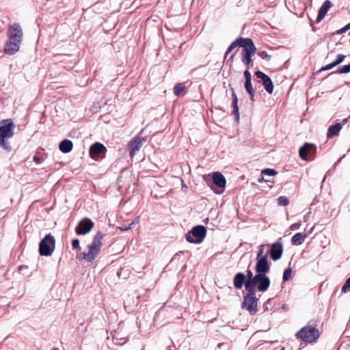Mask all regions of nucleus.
<instances>
[{"mask_svg":"<svg viewBox=\"0 0 350 350\" xmlns=\"http://www.w3.org/2000/svg\"><path fill=\"white\" fill-rule=\"evenodd\" d=\"M55 248V239L51 234H47L39 243L38 251L42 256H49Z\"/></svg>","mask_w":350,"mask_h":350,"instance_id":"423d86ee","label":"nucleus"},{"mask_svg":"<svg viewBox=\"0 0 350 350\" xmlns=\"http://www.w3.org/2000/svg\"><path fill=\"white\" fill-rule=\"evenodd\" d=\"M306 237V234L297 232L291 238V243L294 245H299L304 242Z\"/></svg>","mask_w":350,"mask_h":350,"instance_id":"b1692460","label":"nucleus"},{"mask_svg":"<svg viewBox=\"0 0 350 350\" xmlns=\"http://www.w3.org/2000/svg\"><path fill=\"white\" fill-rule=\"evenodd\" d=\"M256 289L245 290L247 293L243 297L241 304L243 309H246L251 315H254L258 311V299L256 297Z\"/></svg>","mask_w":350,"mask_h":350,"instance_id":"7ed1b4c3","label":"nucleus"},{"mask_svg":"<svg viewBox=\"0 0 350 350\" xmlns=\"http://www.w3.org/2000/svg\"><path fill=\"white\" fill-rule=\"evenodd\" d=\"M224 346H225V343L221 342V343L218 344L217 347L219 349H220V348H222V347H224Z\"/></svg>","mask_w":350,"mask_h":350,"instance_id":"09e8293b","label":"nucleus"},{"mask_svg":"<svg viewBox=\"0 0 350 350\" xmlns=\"http://www.w3.org/2000/svg\"><path fill=\"white\" fill-rule=\"evenodd\" d=\"M144 141V137L136 136L129 142L128 149L131 157L135 154L136 152L139 150Z\"/></svg>","mask_w":350,"mask_h":350,"instance_id":"2eb2a0df","label":"nucleus"},{"mask_svg":"<svg viewBox=\"0 0 350 350\" xmlns=\"http://www.w3.org/2000/svg\"><path fill=\"white\" fill-rule=\"evenodd\" d=\"M79 240L78 239H75L72 241V247L73 249H80V246H79Z\"/></svg>","mask_w":350,"mask_h":350,"instance_id":"58836bf2","label":"nucleus"},{"mask_svg":"<svg viewBox=\"0 0 350 350\" xmlns=\"http://www.w3.org/2000/svg\"><path fill=\"white\" fill-rule=\"evenodd\" d=\"M264 252V245H260L259 247V250L257 254L256 258H260L261 257H268V254H263Z\"/></svg>","mask_w":350,"mask_h":350,"instance_id":"c9c22d12","label":"nucleus"},{"mask_svg":"<svg viewBox=\"0 0 350 350\" xmlns=\"http://www.w3.org/2000/svg\"><path fill=\"white\" fill-rule=\"evenodd\" d=\"M232 107L233 108L232 113L235 116L236 120L237 122H239V107H238V98L234 92H232Z\"/></svg>","mask_w":350,"mask_h":350,"instance_id":"393cba45","label":"nucleus"},{"mask_svg":"<svg viewBox=\"0 0 350 350\" xmlns=\"http://www.w3.org/2000/svg\"><path fill=\"white\" fill-rule=\"evenodd\" d=\"M295 336L298 338L306 342H313L317 340L319 337V329L314 327H304L297 332Z\"/></svg>","mask_w":350,"mask_h":350,"instance_id":"0eeeda50","label":"nucleus"},{"mask_svg":"<svg viewBox=\"0 0 350 350\" xmlns=\"http://www.w3.org/2000/svg\"><path fill=\"white\" fill-rule=\"evenodd\" d=\"M73 148V144L72 141L69 139H64L59 144V148L63 153L70 152Z\"/></svg>","mask_w":350,"mask_h":350,"instance_id":"5701e85b","label":"nucleus"},{"mask_svg":"<svg viewBox=\"0 0 350 350\" xmlns=\"http://www.w3.org/2000/svg\"><path fill=\"white\" fill-rule=\"evenodd\" d=\"M250 38H239L235 40L234 42H232L230 46H228L226 54H225V58L227 57V55L230 53L235 47L237 46L240 47H244L246 46V44L249 42Z\"/></svg>","mask_w":350,"mask_h":350,"instance_id":"a211bd4d","label":"nucleus"},{"mask_svg":"<svg viewBox=\"0 0 350 350\" xmlns=\"http://www.w3.org/2000/svg\"><path fill=\"white\" fill-rule=\"evenodd\" d=\"M213 183L215 186L224 189L226 186V180L221 173L215 172L213 174Z\"/></svg>","mask_w":350,"mask_h":350,"instance_id":"412c9836","label":"nucleus"},{"mask_svg":"<svg viewBox=\"0 0 350 350\" xmlns=\"http://www.w3.org/2000/svg\"><path fill=\"white\" fill-rule=\"evenodd\" d=\"M270 271V265L268 262V257H261L256 258V264L255 266V271L262 279L266 284L267 288H269L271 280L266 275Z\"/></svg>","mask_w":350,"mask_h":350,"instance_id":"20e7f679","label":"nucleus"},{"mask_svg":"<svg viewBox=\"0 0 350 350\" xmlns=\"http://www.w3.org/2000/svg\"><path fill=\"white\" fill-rule=\"evenodd\" d=\"M113 341L116 345H122L126 342V340L124 338H119L117 336H113Z\"/></svg>","mask_w":350,"mask_h":350,"instance_id":"f704fd0d","label":"nucleus"},{"mask_svg":"<svg viewBox=\"0 0 350 350\" xmlns=\"http://www.w3.org/2000/svg\"><path fill=\"white\" fill-rule=\"evenodd\" d=\"M342 128V124L341 123H336L333 125H330L327 129V137L328 139L332 138L334 136L338 135L340 131Z\"/></svg>","mask_w":350,"mask_h":350,"instance_id":"4be33fe9","label":"nucleus"},{"mask_svg":"<svg viewBox=\"0 0 350 350\" xmlns=\"http://www.w3.org/2000/svg\"><path fill=\"white\" fill-rule=\"evenodd\" d=\"M335 66H336L332 62V63L322 67L319 71L321 72V71L328 70H330V69L334 68Z\"/></svg>","mask_w":350,"mask_h":350,"instance_id":"4c0bfd02","label":"nucleus"},{"mask_svg":"<svg viewBox=\"0 0 350 350\" xmlns=\"http://www.w3.org/2000/svg\"><path fill=\"white\" fill-rule=\"evenodd\" d=\"M33 160L35 162L38 163H40V157H38V156H36V155H35V156L33 157Z\"/></svg>","mask_w":350,"mask_h":350,"instance_id":"a18cd8bd","label":"nucleus"},{"mask_svg":"<svg viewBox=\"0 0 350 350\" xmlns=\"http://www.w3.org/2000/svg\"><path fill=\"white\" fill-rule=\"evenodd\" d=\"M269 254L273 261H277L280 259L283 254L282 243L280 241L273 243L269 250Z\"/></svg>","mask_w":350,"mask_h":350,"instance_id":"dca6fc26","label":"nucleus"},{"mask_svg":"<svg viewBox=\"0 0 350 350\" xmlns=\"http://www.w3.org/2000/svg\"><path fill=\"white\" fill-rule=\"evenodd\" d=\"M139 217H135V219L131 223H130V225H131V227H133V226L137 224L139 222Z\"/></svg>","mask_w":350,"mask_h":350,"instance_id":"c03bdc74","label":"nucleus"},{"mask_svg":"<svg viewBox=\"0 0 350 350\" xmlns=\"http://www.w3.org/2000/svg\"><path fill=\"white\" fill-rule=\"evenodd\" d=\"M256 48L254 42L250 38L249 42L246 44V46L243 47L241 53V61L247 66L248 68L253 66L252 56L256 53Z\"/></svg>","mask_w":350,"mask_h":350,"instance_id":"6e6552de","label":"nucleus"},{"mask_svg":"<svg viewBox=\"0 0 350 350\" xmlns=\"http://www.w3.org/2000/svg\"><path fill=\"white\" fill-rule=\"evenodd\" d=\"M245 275L246 277L245 290L257 288L258 291L262 293L268 290L265 283L257 273L254 275L253 272L247 269Z\"/></svg>","mask_w":350,"mask_h":350,"instance_id":"f03ea898","label":"nucleus"},{"mask_svg":"<svg viewBox=\"0 0 350 350\" xmlns=\"http://www.w3.org/2000/svg\"><path fill=\"white\" fill-rule=\"evenodd\" d=\"M332 5V3L329 0H326L323 2V5L321 6L319 10V13L317 17V23H319L323 19Z\"/></svg>","mask_w":350,"mask_h":350,"instance_id":"aec40b11","label":"nucleus"},{"mask_svg":"<svg viewBox=\"0 0 350 350\" xmlns=\"http://www.w3.org/2000/svg\"><path fill=\"white\" fill-rule=\"evenodd\" d=\"M347 31L345 29V27H343L342 28L337 30L334 34H342L343 33H345Z\"/></svg>","mask_w":350,"mask_h":350,"instance_id":"37998d69","label":"nucleus"},{"mask_svg":"<svg viewBox=\"0 0 350 350\" xmlns=\"http://www.w3.org/2000/svg\"><path fill=\"white\" fill-rule=\"evenodd\" d=\"M15 124L12 119L0 121V139L12 138L14 136Z\"/></svg>","mask_w":350,"mask_h":350,"instance_id":"1a4fd4ad","label":"nucleus"},{"mask_svg":"<svg viewBox=\"0 0 350 350\" xmlns=\"http://www.w3.org/2000/svg\"><path fill=\"white\" fill-rule=\"evenodd\" d=\"M10 138H2L0 139V146L7 152H10L12 151V148L8 141Z\"/></svg>","mask_w":350,"mask_h":350,"instance_id":"cd10ccee","label":"nucleus"},{"mask_svg":"<svg viewBox=\"0 0 350 350\" xmlns=\"http://www.w3.org/2000/svg\"><path fill=\"white\" fill-rule=\"evenodd\" d=\"M106 152V147L100 142L94 143L89 150L90 156L95 160L103 157Z\"/></svg>","mask_w":350,"mask_h":350,"instance_id":"ddd939ff","label":"nucleus"},{"mask_svg":"<svg viewBox=\"0 0 350 350\" xmlns=\"http://www.w3.org/2000/svg\"><path fill=\"white\" fill-rule=\"evenodd\" d=\"M345 58V55L342 54H338L336 57V59L333 62L336 66L341 64Z\"/></svg>","mask_w":350,"mask_h":350,"instance_id":"72a5a7b5","label":"nucleus"},{"mask_svg":"<svg viewBox=\"0 0 350 350\" xmlns=\"http://www.w3.org/2000/svg\"><path fill=\"white\" fill-rule=\"evenodd\" d=\"M246 277L242 272L237 273L233 278V284L236 289L242 288L243 286H245Z\"/></svg>","mask_w":350,"mask_h":350,"instance_id":"6ab92c4d","label":"nucleus"},{"mask_svg":"<svg viewBox=\"0 0 350 350\" xmlns=\"http://www.w3.org/2000/svg\"><path fill=\"white\" fill-rule=\"evenodd\" d=\"M244 77H245V81H252V75L249 71L248 68L247 70H245L244 71Z\"/></svg>","mask_w":350,"mask_h":350,"instance_id":"ea45409f","label":"nucleus"},{"mask_svg":"<svg viewBox=\"0 0 350 350\" xmlns=\"http://www.w3.org/2000/svg\"><path fill=\"white\" fill-rule=\"evenodd\" d=\"M206 232V228L204 226L197 225L185 234V239L189 243L199 244L204 241Z\"/></svg>","mask_w":350,"mask_h":350,"instance_id":"39448f33","label":"nucleus"},{"mask_svg":"<svg viewBox=\"0 0 350 350\" xmlns=\"http://www.w3.org/2000/svg\"><path fill=\"white\" fill-rule=\"evenodd\" d=\"M119 228L122 230V231H126V230H128L129 229H131L132 227H131V225H130V224L128 225V226H122L121 227H119Z\"/></svg>","mask_w":350,"mask_h":350,"instance_id":"79ce46f5","label":"nucleus"},{"mask_svg":"<svg viewBox=\"0 0 350 350\" xmlns=\"http://www.w3.org/2000/svg\"><path fill=\"white\" fill-rule=\"evenodd\" d=\"M245 88L247 94L250 95V100L252 101L254 100V96H255V90L254 89L252 81H245Z\"/></svg>","mask_w":350,"mask_h":350,"instance_id":"a878e982","label":"nucleus"},{"mask_svg":"<svg viewBox=\"0 0 350 350\" xmlns=\"http://www.w3.org/2000/svg\"><path fill=\"white\" fill-rule=\"evenodd\" d=\"M185 85L184 83H177L175 85L173 89L174 94L176 96H179L181 92L185 90Z\"/></svg>","mask_w":350,"mask_h":350,"instance_id":"c85d7f7f","label":"nucleus"},{"mask_svg":"<svg viewBox=\"0 0 350 350\" xmlns=\"http://www.w3.org/2000/svg\"><path fill=\"white\" fill-rule=\"evenodd\" d=\"M317 152V146L314 144L306 142L299 150V154L301 159L312 161L314 159Z\"/></svg>","mask_w":350,"mask_h":350,"instance_id":"9d476101","label":"nucleus"},{"mask_svg":"<svg viewBox=\"0 0 350 350\" xmlns=\"http://www.w3.org/2000/svg\"><path fill=\"white\" fill-rule=\"evenodd\" d=\"M264 180L266 181V182H269V180H265L264 177L262 176L258 179V183H262Z\"/></svg>","mask_w":350,"mask_h":350,"instance_id":"49530a36","label":"nucleus"},{"mask_svg":"<svg viewBox=\"0 0 350 350\" xmlns=\"http://www.w3.org/2000/svg\"><path fill=\"white\" fill-rule=\"evenodd\" d=\"M258 55L263 59H267L269 61L271 59V56L269 55L266 51H261L258 53Z\"/></svg>","mask_w":350,"mask_h":350,"instance_id":"e433bc0d","label":"nucleus"},{"mask_svg":"<svg viewBox=\"0 0 350 350\" xmlns=\"http://www.w3.org/2000/svg\"><path fill=\"white\" fill-rule=\"evenodd\" d=\"M94 222L88 217L81 219L75 228V232L78 235H85L89 233L94 227Z\"/></svg>","mask_w":350,"mask_h":350,"instance_id":"f8f14e48","label":"nucleus"},{"mask_svg":"<svg viewBox=\"0 0 350 350\" xmlns=\"http://www.w3.org/2000/svg\"><path fill=\"white\" fill-rule=\"evenodd\" d=\"M347 122V118H345V119H344V120H342V123H343V124L346 123Z\"/></svg>","mask_w":350,"mask_h":350,"instance_id":"3c124183","label":"nucleus"},{"mask_svg":"<svg viewBox=\"0 0 350 350\" xmlns=\"http://www.w3.org/2000/svg\"><path fill=\"white\" fill-rule=\"evenodd\" d=\"M234 54H232V55L230 57V58H229V60H228V61H230V60L231 62H232L233 58H234Z\"/></svg>","mask_w":350,"mask_h":350,"instance_id":"8fccbe9b","label":"nucleus"},{"mask_svg":"<svg viewBox=\"0 0 350 350\" xmlns=\"http://www.w3.org/2000/svg\"><path fill=\"white\" fill-rule=\"evenodd\" d=\"M350 72V63L347 65L339 66L337 70L334 72H331L329 76H331L334 74H345L349 73Z\"/></svg>","mask_w":350,"mask_h":350,"instance_id":"bb28decb","label":"nucleus"},{"mask_svg":"<svg viewBox=\"0 0 350 350\" xmlns=\"http://www.w3.org/2000/svg\"><path fill=\"white\" fill-rule=\"evenodd\" d=\"M341 291L344 293L350 292V277L345 281L342 287Z\"/></svg>","mask_w":350,"mask_h":350,"instance_id":"473e14b6","label":"nucleus"},{"mask_svg":"<svg viewBox=\"0 0 350 350\" xmlns=\"http://www.w3.org/2000/svg\"><path fill=\"white\" fill-rule=\"evenodd\" d=\"M344 27L346 31H348L349 29H350V23L347 24Z\"/></svg>","mask_w":350,"mask_h":350,"instance_id":"de8ad7c7","label":"nucleus"},{"mask_svg":"<svg viewBox=\"0 0 350 350\" xmlns=\"http://www.w3.org/2000/svg\"><path fill=\"white\" fill-rule=\"evenodd\" d=\"M278 204L280 206H287L289 204V200L286 196H280L278 198Z\"/></svg>","mask_w":350,"mask_h":350,"instance_id":"2f4dec72","label":"nucleus"},{"mask_svg":"<svg viewBox=\"0 0 350 350\" xmlns=\"http://www.w3.org/2000/svg\"><path fill=\"white\" fill-rule=\"evenodd\" d=\"M222 192H223V189H222L221 191H217L216 193H222Z\"/></svg>","mask_w":350,"mask_h":350,"instance_id":"603ef678","label":"nucleus"},{"mask_svg":"<svg viewBox=\"0 0 350 350\" xmlns=\"http://www.w3.org/2000/svg\"><path fill=\"white\" fill-rule=\"evenodd\" d=\"M255 75L257 78L260 79L262 83L265 90L269 93L271 94L273 92L274 85L271 78L260 70L255 72Z\"/></svg>","mask_w":350,"mask_h":350,"instance_id":"4468645a","label":"nucleus"},{"mask_svg":"<svg viewBox=\"0 0 350 350\" xmlns=\"http://www.w3.org/2000/svg\"><path fill=\"white\" fill-rule=\"evenodd\" d=\"M300 226L301 223H295L291 226L290 229L294 230L295 229L299 228Z\"/></svg>","mask_w":350,"mask_h":350,"instance_id":"a19ab883","label":"nucleus"},{"mask_svg":"<svg viewBox=\"0 0 350 350\" xmlns=\"http://www.w3.org/2000/svg\"><path fill=\"white\" fill-rule=\"evenodd\" d=\"M261 174H262V175L272 176L276 175L278 174V172L274 169L265 168L262 170Z\"/></svg>","mask_w":350,"mask_h":350,"instance_id":"c756f323","label":"nucleus"},{"mask_svg":"<svg viewBox=\"0 0 350 350\" xmlns=\"http://www.w3.org/2000/svg\"><path fill=\"white\" fill-rule=\"evenodd\" d=\"M103 234L98 231L94 235L92 242L88 246V252H83V259L88 262H92L100 252L103 246Z\"/></svg>","mask_w":350,"mask_h":350,"instance_id":"f257e3e1","label":"nucleus"},{"mask_svg":"<svg viewBox=\"0 0 350 350\" xmlns=\"http://www.w3.org/2000/svg\"><path fill=\"white\" fill-rule=\"evenodd\" d=\"M8 40L22 42L23 38V31L18 23H14L10 25L8 29Z\"/></svg>","mask_w":350,"mask_h":350,"instance_id":"9b49d317","label":"nucleus"},{"mask_svg":"<svg viewBox=\"0 0 350 350\" xmlns=\"http://www.w3.org/2000/svg\"><path fill=\"white\" fill-rule=\"evenodd\" d=\"M21 44V42L7 40L3 47L4 53L8 55H14L19 51Z\"/></svg>","mask_w":350,"mask_h":350,"instance_id":"f3484780","label":"nucleus"},{"mask_svg":"<svg viewBox=\"0 0 350 350\" xmlns=\"http://www.w3.org/2000/svg\"><path fill=\"white\" fill-rule=\"evenodd\" d=\"M291 273L292 269L290 267H288L284 270L282 277V280L284 282L288 281L290 279Z\"/></svg>","mask_w":350,"mask_h":350,"instance_id":"7c9ffc66","label":"nucleus"}]
</instances>
